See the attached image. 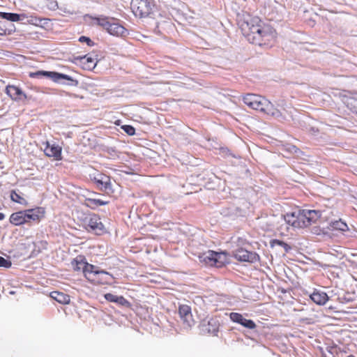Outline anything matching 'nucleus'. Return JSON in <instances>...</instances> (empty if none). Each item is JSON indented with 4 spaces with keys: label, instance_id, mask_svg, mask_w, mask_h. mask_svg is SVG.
<instances>
[{
    "label": "nucleus",
    "instance_id": "nucleus-1",
    "mask_svg": "<svg viewBox=\"0 0 357 357\" xmlns=\"http://www.w3.org/2000/svg\"><path fill=\"white\" fill-rule=\"evenodd\" d=\"M238 25L247 40L255 45L268 48L277 42L275 29L257 16L243 13L238 16Z\"/></svg>",
    "mask_w": 357,
    "mask_h": 357
},
{
    "label": "nucleus",
    "instance_id": "nucleus-2",
    "mask_svg": "<svg viewBox=\"0 0 357 357\" xmlns=\"http://www.w3.org/2000/svg\"><path fill=\"white\" fill-rule=\"evenodd\" d=\"M71 266L75 271H82L84 278L93 284H103L109 282L110 274L99 270L98 266L89 264L83 255H78L73 259Z\"/></svg>",
    "mask_w": 357,
    "mask_h": 357
},
{
    "label": "nucleus",
    "instance_id": "nucleus-3",
    "mask_svg": "<svg viewBox=\"0 0 357 357\" xmlns=\"http://www.w3.org/2000/svg\"><path fill=\"white\" fill-rule=\"evenodd\" d=\"M45 208L37 206L13 213L10 215L9 222L14 226L31 225L32 222H40L45 218Z\"/></svg>",
    "mask_w": 357,
    "mask_h": 357
},
{
    "label": "nucleus",
    "instance_id": "nucleus-4",
    "mask_svg": "<svg viewBox=\"0 0 357 357\" xmlns=\"http://www.w3.org/2000/svg\"><path fill=\"white\" fill-rule=\"evenodd\" d=\"M243 102L250 108L259 110L267 115L280 118L282 116V112L274 107V105L265 97L248 93L243 96Z\"/></svg>",
    "mask_w": 357,
    "mask_h": 357
},
{
    "label": "nucleus",
    "instance_id": "nucleus-5",
    "mask_svg": "<svg viewBox=\"0 0 357 357\" xmlns=\"http://www.w3.org/2000/svg\"><path fill=\"white\" fill-rule=\"evenodd\" d=\"M321 217V213L316 210H299L298 213L287 214L285 220L294 228H305L315 223Z\"/></svg>",
    "mask_w": 357,
    "mask_h": 357
},
{
    "label": "nucleus",
    "instance_id": "nucleus-6",
    "mask_svg": "<svg viewBox=\"0 0 357 357\" xmlns=\"http://www.w3.org/2000/svg\"><path fill=\"white\" fill-rule=\"evenodd\" d=\"M199 259L201 263L206 266L222 268L228 263V255L225 252H215L208 250L199 255Z\"/></svg>",
    "mask_w": 357,
    "mask_h": 357
},
{
    "label": "nucleus",
    "instance_id": "nucleus-7",
    "mask_svg": "<svg viewBox=\"0 0 357 357\" xmlns=\"http://www.w3.org/2000/svg\"><path fill=\"white\" fill-rule=\"evenodd\" d=\"M131 9L136 17H149L157 10V5L153 0H132Z\"/></svg>",
    "mask_w": 357,
    "mask_h": 357
},
{
    "label": "nucleus",
    "instance_id": "nucleus-8",
    "mask_svg": "<svg viewBox=\"0 0 357 357\" xmlns=\"http://www.w3.org/2000/svg\"><path fill=\"white\" fill-rule=\"evenodd\" d=\"M42 76L47 77L50 79H51L54 82H58L60 79H66L71 82L70 85L73 86H77L78 81L76 79H74L70 76L57 73L54 71H45V70H38L34 73H30L29 77L31 78H40Z\"/></svg>",
    "mask_w": 357,
    "mask_h": 357
},
{
    "label": "nucleus",
    "instance_id": "nucleus-9",
    "mask_svg": "<svg viewBox=\"0 0 357 357\" xmlns=\"http://www.w3.org/2000/svg\"><path fill=\"white\" fill-rule=\"evenodd\" d=\"M234 258L243 262L256 263L259 261L260 257L255 252L248 251L242 248L236 249L234 252Z\"/></svg>",
    "mask_w": 357,
    "mask_h": 357
},
{
    "label": "nucleus",
    "instance_id": "nucleus-10",
    "mask_svg": "<svg viewBox=\"0 0 357 357\" xmlns=\"http://www.w3.org/2000/svg\"><path fill=\"white\" fill-rule=\"evenodd\" d=\"M174 27L172 19L166 15L160 14V17L156 22L155 32L158 34H165L169 33Z\"/></svg>",
    "mask_w": 357,
    "mask_h": 357
},
{
    "label": "nucleus",
    "instance_id": "nucleus-11",
    "mask_svg": "<svg viewBox=\"0 0 357 357\" xmlns=\"http://www.w3.org/2000/svg\"><path fill=\"white\" fill-rule=\"evenodd\" d=\"M5 92L14 101H25L31 99L20 87L8 84L6 86Z\"/></svg>",
    "mask_w": 357,
    "mask_h": 357
},
{
    "label": "nucleus",
    "instance_id": "nucleus-12",
    "mask_svg": "<svg viewBox=\"0 0 357 357\" xmlns=\"http://www.w3.org/2000/svg\"><path fill=\"white\" fill-rule=\"evenodd\" d=\"M93 181L100 190L105 192L112 191L110 177L106 174L99 173L93 177Z\"/></svg>",
    "mask_w": 357,
    "mask_h": 357
},
{
    "label": "nucleus",
    "instance_id": "nucleus-13",
    "mask_svg": "<svg viewBox=\"0 0 357 357\" xmlns=\"http://www.w3.org/2000/svg\"><path fill=\"white\" fill-rule=\"evenodd\" d=\"M86 228L89 231L100 233L104 230V225L102 223L100 217L98 215H91L86 220Z\"/></svg>",
    "mask_w": 357,
    "mask_h": 357
},
{
    "label": "nucleus",
    "instance_id": "nucleus-14",
    "mask_svg": "<svg viewBox=\"0 0 357 357\" xmlns=\"http://www.w3.org/2000/svg\"><path fill=\"white\" fill-rule=\"evenodd\" d=\"M178 314L183 324L187 327H191L194 324V319L191 312V307L188 305L178 306Z\"/></svg>",
    "mask_w": 357,
    "mask_h": 357
},
{
    "label": "nucleus",
    "instance_id": "nucleus-15",
    "mask_svg": "<svg viewBox=\"0 0 357 357\" xmlns=\"http://www.w3.org/2000/svg\"><path fill=\"white\" fill-rule=\"evenodd\" d=\"M62 148L56 144H50L48 142L46 143V146L44 149L45 155L50 158H54L55 160H61Z\"/></svg>",
    "mask_w": 357,
    "mask_h": 357
},
{
    "label": "nucleus",
    "instance_id": "nucleus-16",
    "mask_svg": "<svg viewBox=\"0 0 357 357\" xmlns=\"http://www.w3.org/2000/svg\"><path fill=\"white\" fill-rule=\"evenodd\" d=\"M75 60L78 63L84 70H91L96 66V59L89 55L75 57Z\"/></svg>",
    "mask_w": 357,
    "mask_h": 357
},
{
    "label": "nucleus",
    "instance_id": "nucleus-17",
    "mask_svg": "<svg viewBox=\"0 0 357 357\" xmlns=\"http://www.w3.org/2000/svg\"><path fill=\"white\" fill-rule=\"evenodd\" d=\"M107 31L109 34L117 37H125L128 35L127 29L118 22H111Z\"/></svg>",
    "mask_w": 357,
    "mask_h": 357
},
{
    "label": "nucleus",
    "instance_id": "nucleus-18",
    "mask_svg": "<svg viewBox=\"0 0 357 357\" xmlns=\"http://www.w3.org/2000/svg\"><path fill=\"white\" fill-rule=\"evenodd\" d=\"M311 300L316 304L324 305L329 300V297L326 292L315 289L310 296Z\"/></svg>",
    "mask_w": 357,
    "mask_h": 357
},
{
    "label": "nucleus",
    "instance_id": "nucleus-19",
    "mask_svg": "<svg viewBox=\"0 0 357 357\" xmlns=\"http://www.w3.org/2000/svg\"><path fill=\"white\" fill-rule=\"evenodd\" d=\"M25 19L28 24L40 27H44L45 25H47L48 22L50 21L48 18H42L35 15H27V17Z\"/></svg>",
    "mask_w": 357,
    "mask_h": 357
},
{
    "label": "nucleus",
    "instance_id": "nucleus-20",
    "mask_svg": "<svg viewBox=\"0 0 357 357\" xmlns=\"http://www.w3.org/2000/svg\"><path fill=\"white\" fill-rule=\"evenodd\" d=\"M50 297L63 305L68 304L70 302V297L68 294L58 291L51 292Z\"/></svg>",
    "mask_w": 357,
    "mask_h": 357
},
{
    "label": "nucleus",
    "instance_id": "nucleus-21",
    "mask_svg": "<svg viewBox=\"0 0 357 357\" xmlns=\"http://www.w3.org/2000/svg\"><path fill=\"white\" fill-rule=\"evenodd\" d=\"M105 298L112 303H116L122 306H128L130 303L122 296H116L112 294L111 293H107L105 294Z\"/></svg>",
    "mask_w": 357,
    "mask_h": 357
},
{
    "label": "nucleus",
    "instance_id": "nucleus-22",
    "mask_svg": "<svg viewBox=\"0 0 357 357\" xmlns=\"http://www.w3.org/2000/svg\"><path fill=\"white\" fill-rule=\"evenodd\" d=\"M0 17L10 22H19L25 20L27 17V15L25 13L17 14L0 12Z\"/></svg>",
    "mask_w": 357,
    "mask_h": 357
},
{
    "label": "nucleus",
    "instance_id": "nucleus-23",
    "mask_svg": "<svg viewBox=\"0 0 357 357\" xmlns=\"http://www.w3.org/2000/svg\"><path fill=\"white\" fill-rule=\"evenodd\" d=\"M108 204V201H103L100 199L86 198L84 200V205L91 209H96L98 206L107 205Z\"/></svg>",
    "mask_w": 357,
    "mask_h": 357
},
{
    "label": "nucleus",
    "instance_id": "nucleus-24",
    "mask_svg": "<svg viewBox=\"0 0 357 357\" xmlns=\"http://www.w3.org/2000/svg\"><path fill=\"white\" fill-rule=\"evenodd\" d=\"M344 103L350 110L357 114V93L346 96Z\"/></svg>",
    "mask_w": 357,
    "mask_h": 357
},
{
    "label": "nucleus",
    "instance_id": "nucleus-25",
    "mask_svg": "<svg viewBox=\"0 0 357 357\" xmlns=\"http://www.w3.org/2000/svg\"><path fill=\"white\" fill-rule=\"evenodd\" d=\"M330 226L333 230L345 231L349 229L347 223L343 222L342 220L331 222Z\"/></svg>",
    "mask_w": 357,
    "mask_h": 357
},
{
    "label": "nucleus",
    "instance_id": "nucleus-26",
    "mask_svg": "<svg viewBox=\"0 0 357 357\" xmlns=\"http://www.w3.org/2000/svg\"><path fill=\"white\" fill-rule=\"evenodd\" d=\"M10 199L13 202L18 203L22 205H26V200L21 196L19 193H17L15 190H12L10 192Z\"/></svg>",
    "mask_w": 357,
    "mask_h": 357
},
{
    "label": "nucleus",
    "instance_id": "nucleus-27",
    "mask_svg": "<svg viewBox=\"0 0 357 357\" xmlns=\"http://www.w3.org/2000/svg\"><path fill=\"white\" fill-rule=\"evenodd\" d=\"M94 20H95V22H96V23L97 24H98L100 26L103 27L106 30H107L108 26H109V24L111 22L109 21V17H96V18H94Z\"/></svg>",
    "mask_w": 357,
    "mask_h": 357
},
{
    "label": "nucleus",
    "instance_id": "nucleus-28",
    "mask_svg": "<svg viewBox=\"0 0 357 357\" xmlns=\"http://www.w3.org/2000/svg\"><path fill=\"white\" fill-rule=\"evenodd\" d=\"M13 29H8L6 26V23L0 21V36H7L12 34L15 31V26L12 25Z\"/></svg>",
    "mask_w": 357,
    "mask_h": 357
},
{
    "label": "nucleus",
    "instance_id": "nucleus-29",
    "mask_svg": "<svg viewBox=\"0 0 357 357\" xmlns=\"http://www.w3.org/2000/svg\"><path fill=\"white\" fill-rule=\"evenodd\" d=\"M208 326H211V328H208L207 329L208 332L209 333H212L213 335H216V333L219 331V324H218V322L216 320L211 319L208 322Z\"/></svg>",
    "mask_w": 357,
    "mask_h": 357
},
{
    "label": "nucleus",
    "instance_id": "nucleus-30",
    "mask_svg": "<svg viewBox=\"0 0 357 357\" xmlns=\"http://www.w3.org/2000/svg\"><path fill=\"white\" fill-rule=\"evenodd\" d=\"M271 245L272 247H273L275 245L282 246L284 248V249L286 252H288L291 249L290 246L287 243H284L282 241L278 240V239L272 240L271 241Z\"/></svg>",
    "mask_w": 357,
    "mask_h": 357
},
{
    "label": "nucleus",
    "instance_id": "nucleus-31",
    "mask_svg": "<svg viewBox=\"0 0 357 357\" xmlns=\"http://www.w3.org/2000/svg\"><path fill=\"white\" fill-rule=\"evenodd\" d=\"M240 324L249 329H254L256 327V324L252 320L246 319L244 317Z\"/></svg>",
    "mask_w": 357,
    "mask_h": 357
},
{
    "label": "nucleus",
    "instance_id": "nucleus-32",
    "mask_svg": "<svg viewBox=\"0 0 357 357\" xmlns=\"http://www.w3.org/2000/svg\"><path fill=\"white\" fill-rule=\"evenodd\" d=\"M229 317L232 321L238 324H241L243 318V315L238 312H231Z\"/></svg>",
    "mask_w": 357,
    "mask_h": 357
},
{
    "label": "nucleus",
    "instance_id": "nucleus-33",
    "mask_svg": "<svg viewBox=\"0 0 357 357\" xmlns=\"http://www.w3.org/2000/svg\"><path fill=\"white\" fill-rule=\"evenodd\" d=\"M121 129L130 136H132L135 134V129L132 126L124 125L121 126Z\"/></svg>",
    "mask_w": 357,
    "mask_h": 357
},
{
    "label": "nucleus",
    "instance_id": "nucleus-34",
    "mask_svg": "<svg viewBox=\"0 0 357 357\" xmlns=\"http://www.w3.org/2000/svg\"><path fill=\"white\" fill-rule=\"evenodd\" d=\"M12 262L9 259H6L3 257H0V267L8 268L11 267Z\"/></svg>",
    "mask_w": 357,
    "mask_h": 357
},
{
    "label": "nucleus",
    "instance_id": "nucleus-35",
    "mask_svg": "<svg viewBox=\"0 0 357 357\" xmlns=\"http://www.w3.org/2000/svg\"><path fill=\"white\" fill-rule=\"evenodd\" d=\"M79 41L81 43H86L88 46L92 47L94 45L93 41H92L89 37L86 36H81L79 38Z\"/></svg>",
    "mask_w": 357,
    "mask_h": 357
},
{
    "label": "nucleus",
    "instance_id": "nucleus-36",
    "mask_svg": "<svg viewBox=\"0 0 357 357\" xmlns=\"http://www.w3.org/2000/svg\"><path fill=\"white\" fill-rule=\"evenodd\" d=\"M5 218V215L3 213H0V220H2Z\"/></svg>",
    "mask_w": 357,
    "mask_h": 357
},
{
    "label": "nucleus",
    "instance_id": "nucleus-37",
    "mask_svg": "<svg viewBox=\"0 0 357 357\" xmlns=\"http://www.w3.org/2000/svg\"><path fill=\"white\" fill-rule=\"evenodd\" d=\"M347 357H355L354 355H349Z\"/></svg>",
    "mask_w": 357,
    "mask_h": 357
}]
</instances>
